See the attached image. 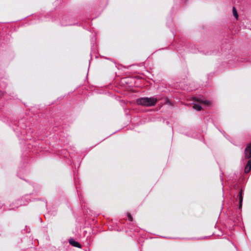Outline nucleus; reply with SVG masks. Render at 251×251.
Here are the masks:
<instances>
[{
  "label": "nucleus",
  "instance_id": "f03ea898",
  "mask_svg": "<svg viewBox=\"0 0 251 251\" xmlns=\"http://www.w3.org/2000/svg\"><path fill=\"white\" fill-rule=\"evenodd\" d=\"M245 157L246 158H250L251 157V143L245 149Z\"/></svg>",
  "mask_w": 251,
  "mask_h": 251
},
{
  "label": "nucleus",
  "instance_id": "f257e3e1",
  "mask_svg": "<svg viewBox=\"0 0 251 251\" xmlns=\"http://www.w3.org/2000/svg\"><path fill=\"white\" fill-rule=\"evenodd\" d=\"M157 100L154 98H141L136 100V103L138 105L144 106H152L155 105Z\"/></svg>",
  "mask_w": 251,
  "mask_h": 251
},
{
  "label": "nucleus",
  "instance_id": "423d86ee",
  "mask_svg": "<svg viewBox=\"0 0 251 251\" xmlns=\"http://www.w3.org/2000/svg\"><path fill=\"white\" fill-rule=\"evenodd\" d=\"M194 100L196 101L199 102L200 103H203L207 105H209L210 104V102L207 100H203L200 99H198L197 98H194Z\"/></svg>",
  "mask_w": 251,
  "mask_h": 251
},
{
  "label": "nucleus",
  "instance_id": "0eeeda50",
  "mask_svg": "<svg viewBox=\"0 0 251 251\" xmlns=\"http://www.w3.org/2000/svg\"><path fill=\"white\" fill-rule=\"evenodd\" d=\"M193 107L194 109H196V110H197L198 111H200L202 109L201 106H200L199 104H194Z\"/></svg>",
  "mask_w": 251,
  "mask_h": 251
},
{
  "label": "nucleus",
  "instance_id": "6e6552de",
  "mask_svg": "<svg viewBox=\"0 0 251 251\" xmlns=\"http://www.w3.org/2000/svg\"><path fill=\"white\" fill-rule=\"evenodd\" d=\"M232 11H233V14L234 16V17L236 19H238V13H237V11L236 8L234 7H233Z\"/></svg>",
  "mask_w": 251,
  "mask_h": 251
},
{
  "label": "nucleus",
  "instance_id": "9d476101",
  "mask_svg": "<svg viewBox=\"0 0 251 251\" xmlns=\"http://www.w3.org/2000/svg\"><path fill=\"white\" fill-rule=\"evenodd\" d=\"M4 93L2 91H0V97H1L3 96Z\"/></svg>",
  "mask_w": 251,
  "mask_h": 251
},
{
  "label": "nucleus",
  "instance_id": "7ed1b4c3",
  "mask_svg": "<svg viewBox=\"0 0 251 251\" xmlns=\"http://www.w3.org/2000/svg\"><path fill=\"white\" fill-rule=\"evenodd\" d=\"M239 199V209H241L242 206V202H243V191L242 190H240L239 194L237 196Z\"/></svg>",
  "mask_w": 251,
  "mask_h": 251
},
{
  "label": "nucleus",
  "instance_id": "20e7f679",
  "mask_svg": "<svg viewBox=\"0 0 251 251\" xmlns=\"http://www.w3.org/2000/svg\"><path fill=\"white\" fill-rule=\"evenodd\" d=\"M69 243L74 247H77L78 248H81V245L77 242L74 240L73 239H71L69 240Z\"/></svg>",
  "mask_w": 251,
  "mask_h": 251
},
{
  "label": "nucleus",
  "instance_id": "1a4fd4ad",
  "mask_svg": "<svg viewBox=\"0 0 251 251\" xmlns=\"http://www.w3.org/2000/svg\"><path fill=\"white\" fill-rule=\"evenodd\" d=\"M127 216H128V219L130 221H133V218L130 213H127Z\"/></svg>",
  "mask_w": 251,
  "mask_h": 251
},
{
  "label": "nucleus",
  "instance_id": "39448f33",
  "mask_svg": "<svg viewBox=\"0 0 251 251\" xmlns=\"http://www.w3.org/2000/svg\"><path fill=\"white\" fill-rule=\"evenodd\" d=\"M251 170V159L248 161V162L245 168V170H244L245 173H247V174L249 173L250 172Z\"/></svg>",
  "mask_w": 251,
  "mask_h": 251
}]
</instances>
